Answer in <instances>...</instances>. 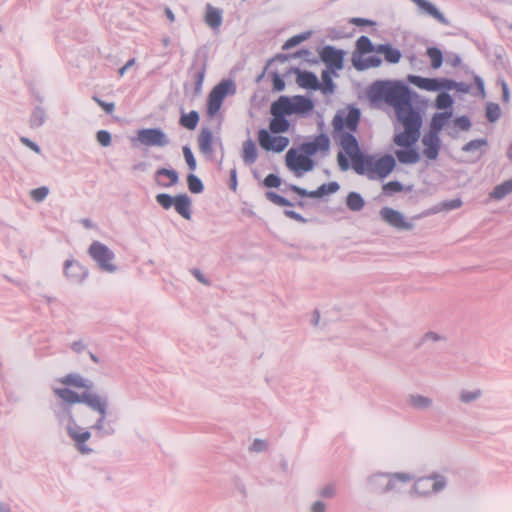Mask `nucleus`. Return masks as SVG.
<instances>
[{
  "label": "nucleus",
  "instance_id": "nucleus-2",
  "mask_svg": "<svg viewBox=\"0 0 512 512\" xmlns=\"http://www.w3.org/2000/svg\"><path fill=\"white\" fill-rule=\"evenodd\" d=\"M372 101L384 100L393 107L397 120L404 130L394 137V143L401 147H411L420 138L421 115L412 106L410 89L401 82H375L369 91Z\"/></svg>",
  "mask_w": 512,
  "mask_h": 512
},
{
  "label": "nucleus",
  "instance_id": "nucleus-21",
  "mask_svg": "<svg viewBox=\"0 0 512 512\" xmlns=\"http://www.w3.org/2000/svg\"><path fill=\"white\" fill-rule=\"evenodd\" d=\"M373 162L374 156L360 153L352 159V168L357 174L366 175L369 179H373Z\"/></svg>",
  "mask_w": 512,
  "mask_h": 512
},
{
  "label": "nucleus",
  "instance_id": "nucleus-46",
  "mask_svg": "<svg viewBox=\"0 0 512 512\" xmlns=\"http://www.w3.org/2000/svg\"><path fill=\"white\" fill-rule=\"evenodd\" d=\"M188 188L192 193L198 194L203 191V184L201 180L194 174H189L187 177Z\"/></svg>",
  "mask_w": 512,
  "mask_h": 512
},
{
  "label": "nucleus",
  "instance_id": "nucleus-59",
  "mask_svg": "<svg viewBox=\"0 0 512 512\" xmlns=\"http://www.w3.org/2000/svg\"><path fill=\"white\" fill-rule=\"evenodd\" d=\"M264 185L269 188H277L281 185V179L275 174H269L264 179Z\"/></svg>",
  "mask_w": 512,
  "mask_h": 512
},
{
  "label": "nucleus",
  "instance_id": "nucleus-47",
  "mask_svg": "<svg viewBox=\"0 0 512 512\" xmlns=\"http://www.w3.org/2000/svg\"><path fill=\"white\" fill-rule=\"evenodd\" d=\"M322 80H323L322 92L324 94H332L334 92L335 85H334V82L331 78L329 71L322 72Z\"/></svg>",
  "mask_w": 512,
  "mask_h": 512
},
{
  "label": "nucleus",
  "instance_id": "nucleus-5",
  "mask_svg": "<svg viewBox=\"0 0 512 512\" xmlns=\"http://www.w3.org/2000/svg\"><path fill=\"white\" fill-rule=\"evenodd\" d=\"M88 254L100 271L107 274H114L118 271L115 254L107 245L99 241H93L88 248Z\"/></svg>",
  "mask_w": 512,
  "mask_h": 512
},
{
  "label": "nucleus",
  "instance_id": "nucleus-43",
  "mask_svg": "<svg viewBox=\"0 0 512 512\" xmlns=\"http://www.w3.org/2000/svg\"><path fill=\"white\" fill-rule=\"evenodd\" d=\"M427 55L431 60V67L438 69L441 67L443 62L442 52L436 47H430L427 49Z\"/></svg>",
  "mask_w": 512,
  "mask_h": 512
},
{
  "label": "nucleus",
  "instance_id": "nucleus-35",
  "mask_svg": "<svg viewBox=\"0 0 512 512\" xmlns=\"http://www.w3.org/2000/svg\"><path fill=\"white\" fill-rule=\"evenodd\" d=\"M352 63L357 70H365L370 67L380 66L382 60L376 56H370L364 60L360 59L359 57L353 56Z\"/></svg>",
  "mask_w": 512,
  "mask_h": 512
},
{
  "label": "nucleus",
  "instance_id": "nucleus-55",
  "mask_svg": "<svg viewBox=\"0 0 512 512\" xmlns=\"http://www.w3.org/2000/svg\"><path fill=\"white\" fill-rule=\"evenodd\" d=\"M96 139L98 143L103 147H108L111 145V134L106 130H100L96 133Z\"/></svg>",
  "mask_w": 512,
  "mask_h": 512
},
{
  "label": "nucleus",
  "instance_id": "nucleus-49",
  "mask_svg": "<svg viewBox=\"0 0 512 512\" xmlns=\"http://www.w3.org/2000/svg\"><path fill=\"white\" fill-rule=\"evenodd\" d=\"M268 449V442L264 439L256 438L250 444L248 450L251 453H263Z\"/></svg>",
  "mask_w": 512,
  "mask_h": 512
},
{
  "label": "nucleus",
  "instance_id": "nucleus-10",
  "mask_svg": "<svg viewBox=\"0 0 512 512\" xmlns=\"http://www.w3.org/2000/svg\"><path fill=\"white\" fill-rule=\"evenodd\" d=\"M379 216L387 225L397 230L410 231L414 228V224L402 212L391 207H382Z\"/></svg>",
  "mask_w": 512,
  "mask_h": 512
},
{
  "label": "nucleus",
  "instance_id": "nucleus-60",
  "mask_svg": "<svg viewBox=\"0 0 512 512\" xmlns=\"http://www.w3.org/2000/svg\"><path fill=\"white\" fill-rule=\"evenodd\" d=\"M335 487L332 484H327L321 487L318 491V495L323 498H333L335 496Z\"/></svg>",
  "mask_w": 512,
  "mask_h": 512
},
{
  "label": "nucleus",
  "instance_id": "nucleus-54",
  "mask_svg": "<svg viewBox=\"0 0 512 512\" xmlns=\"http://www.w3.org/2000/svg\"><path fill=\"white\" fill-rule=\"evenodd\" d=\"M182 151L189 169L194 171L197 167V163L191 149L188 146H184Z\"/></svg>",
  "mask_w": 512,
  "mask_h": 512
},
{
  "label": "nucleus",
  "instance_id": "nucleus-16",
  "mask_svg": "<svg viewBox=\"0 0 512 512\" xmlns=\"http://www.w3.org/2000/svg\"><path fill=\"white\" fill-rule=\"evenodd\" d=\"M344 51L334 48L333 46H325L320 51V59L331 70H341L343 68Z\"/></svg>",
  "mask_w": 512,
  "mask_h": 512
},
{
  "label": "nucleus",
  "instance_id": "nucleus-56",
  "mask_svg": "<svg viewBox=\"0 0 512 512\" xmlns=\"http://www.w3.org/2000/svg\"><path fill=\"white\" fill-rule=\"evenodd\" d=\"M156 200L164 209H169L174 204L175 197L162 193L156 196Z\"/></svg>",
  "mask_w": 512,
  "mask_h": 512
},
{
  "label": "nucleus",
  "instance_id": "nucleus-33",
  "mask_svg": "<svg viewBox=\"0 0 512 512\" xmlns=\"http://www.w3.org/2000/svg\"><path fill=\"white\" fill-rule=\"evenodd\" d=\"M462 205L463 202L460 198L443 201L434 206L433 208H431L427 214H436L439 212H448L451 210H456L459 209Z\"/></svg>",
  "mask_w": 512,
  "mask_h": 512
},
{
  "label": "nucleus",
  "instance_id": "nucleus-63",
  "mask_svg": "<svg viewBox=\"0 0 512 512\" xmlns=\"http://www.w3.org/2000/svg\"><path fill=\"white\" fill-rule=\"evenodd\" d=\"M326 511H327V505L321 500L313 501L308 507V512H326Z\"/></svg>",
  "mask_w": 512,
  "mask_h": 512
},
{
  "label": "nucleus",
  "instance_id": "nucleus-25",
  "mask_svg": "<svg viewBox=\"0 0 512 512\" xmlns=\"http://www.w3.org/2000/svg\"><path fill=\"white\" fill-rule=\"evenodd\" d=\"M293 72L297 75L296 83L305 89L318 90L321 88L318 78L312 72L301 71L298 68L293 69Z\"/></svg>",
  "mask_w": 512,
  "mask_h": 512
},
{
  "label": "nucleus",
  "instance_id": "nucleus-22",
  "mask_svg": "<svg viewBox=\"0 0 512 512\" xmlns=\"http://www.w3.org/2000/svg\"><path fill=\"white\" fill-rule=\"evenodd\" d=\"M423 154L430 160H436L440 150V138L435 132H429L422 138Z\"/></svg>",
  "mask_w": 512,
  "mask_h": 512
},
{
  "label": "nucleus",
  "instance_id": "nucleus-26",
  "mask_svg": "<svg viewBox=\"0 0 512 512\" xmlns=\"http://www.w3.org/2000/svg\"><path fill=\"white\" fill-rule=\"evenodd\" d=\"M223 11L211 4L205 6L204 22L212 30H218L222 25Z\"/></svg>",
  "mask_w": 512,
  "mask_h": 512
},
{
  "label": "nucleus",
  "instance_id": "nucleus-12",
  "mask_svg": "<svg viewBox=\"0 0 512 512\" xmlns=\"http://www.w3.org/2000/svg\"><path fill=\"white\" fill-rule=\"evenodd\" d=\"M407 80L410 84L431 92L446 90V88L453 86L452 80L446 78H424L417 75H408Z\"/></svg>",
  "mask_w": 512,
  "mask_h": 512
},
{
  "label": "nucleus",
  "instance_id": "nucleus-51",
  "mask_svg": "<svg viewBox=\"0 0 512 512\" xmlns=\"http://www.w3.org/2000/svg\"><path fill=\"white\" fill-rule=\"evenodd\" d=\"M266 198L278 206H292V203L289 200L276 194L275 192H267Z\"/></svg>",
  "mask_w": 512,
  "mask_h": 512
},
{
  "label": "nucleus",
  "instance_id": "nucleus-1",
  "mask_svg": "<svg viewBox=\"0 0 512 512\" xmlns=\"http://www.w3.org/2000/svg\"><path fill=\"white\" fill-rule=\"evenodd\" d=\"M53 393L60 400L55 416L65 426L72 446L81 455L92 454L94 449L89 444L91 431L99 435L114 432L107 420L109 399L95 392L78 393L66 387H55Z\"/></svg>",
  "mask_w": 512,
  "mask_h": 512
},
{
  "label": "nucleus",
  "instance_id": "nucleus-8",
  "mask_svg": "<svg viewBox=\"0 0 512 512\" xmlns=\"http://www.w3.org/2000/svg\"><path fill=\"white\" fill-rule=\"evenodd\" d=\"M287 168L294 173L296 177H301L304 173L310 172L314 169V161L303 155L298 150L291 148L287 151L285 156Z\"/></svg>",
  "mask_w": 512,
  "mask_h": 512
},
{
  "label": "nucleus",
  "instance_id": "nucleus-38",
  "mask_svg": "<svg viewBox=\"0 0 512 512\" xmlns=\"http://www.w3.org/2000/svg\"><path fill=\"white\" fill-rule=\"evenodd\" d=\"M512 193V179H509L500 185H497L490 193V197L496 200H501L507 195Z\"/></svg>",
  "mask_w": 512,
  "mask_h": 512
},
{
  "label": "nucleus",
  "instance_id": "nucleus-52",
  "mask_svg": "<svg viewBox=\"0 0 512 512\" xmlns=\"http://www.w3.org/2000/svg\"><path fill=\"white\" fill-rule=\"evenodd\" d=\"M318 151H328L330 147V140L325 134H321L313 141Z\"/></svg>",
  "mask_w": 512,
  "mask_h": 512
},
{
  "label": "nucleus",
  "instance_id": "nucleus-31",
  "mask_svg": "<svg viewBox=\"0 0 512 512\" xmlns=\"http://www.w3.org/2000/svg\"><path fill=\"white\" fill-rule=\"evenodd\" d=\"M376 52L383 54L386 61L393 64L398 63L401 59V52L392 48L389 44H380L376 46Z\"/></svg>",
  "mask_w": 512,
  "mask_h": 512
},
{
  "label": "nucleus",
  "instance_id": "nucleus-23",
  "mask_svg": "<svg viewBox=\"0 0 512 512\" xmlns=\"http://www.w3.org/2000/svg\"><path fill=\"white\" fill-rule=\"evenodd\" d=\"M64 274L71 281L81 284L88 275V271L78 262L67 260L64 263Z\"/></svg>",
  "mask_w": 512,
  "mask_h": 512
},
{
  "label": "nucleus",
  "instance_id": "nucleus-30",
  "mask_svg": "<svg viewBox=\"0 0 512 512\" xmlns=\"http://www.w3.org/2000/svg\"><path fill=\"white\" fill-rule=\"evenodd\" d=\"M258 157L257 147L251 139L242 143V158L245 164L252 165Z\"/></svg>",
  "mask_w": 512,
  "mask_h": 512
},
{
  "label": "nucleus",
  "instance_id": "nucleus-18",
  "mask_svg": "<svg viewBox=\"0 0 512 512\" xmlns=\"http://www.w3.org/2000/svg\"><path fill=\"white\" fill-rule=\"evenodd\" d=\"M57 383L61 384L60 387H66L70 389L69 387H75V388H82L85 389V391L91 392L90 389L93 387V382L84 378L80 374L71 373L67 374L57 380ZM58 387L57 385H54L52 390Z\"/></svg>",
  "mask_w": 512,
  "mask_h": 512
},
{
  "label": "nucleus",
  "instance_id": "nucleus-42",
  "mask_svg": "<svg viewBox=\"0 0 512 512\" xmlns=\"http://www.w3.org/2000/svg\"><path fill=\"white\" fill-rule=\"evenodd\" d=\"M356 47L359 53L366 54L376 52V47L372 44L371 40L366 36H361L356 42Z\"/></svg>",
  "mask_w": 512,
  "mask_h": 512
},
{
  "label": "nucleus",
  "instance_id": "nucleus-53",
  "mask_svg": "<svg viewBox=\"0 0 512 512\" xmlns=\"http://www.w3.org/2000/svg\"><path fill=\"white\" fill-rule=\"evenodd\" d=\"M164 175L167 176L170 180L169 184H165L164 186H171L178 182L179 177L178 174L174 170H169L165 168H161L156 172V176Z\"/></svg>",
  "mask_w": 512,
  "mask_h": 512
},
{
  "label": "nucleus",
  "instance_id": "nucleus-61",
  "mask_svg": "<svg viewBox=\"0 0 512 512\" xmlns=\"http://www.w3.org/2000/svg\"><path fill=\"white\" fill-rule=\"evenodd\" d=\"M384 192H401L403 190V185L398 181H390L383 185L382 187Z\"/></svg>",
  "mask_w": 512,
  "mask_h": 512
},
{
  "label": "nucleus",
  "instance_id": "nucleus-17",
  "mask_svg": "<svg viewBox=\"0 0 512 512\" xmlns=\"http://www.w3.org/2000/svg\"><path fill=\"white\" fill-rule=\"evenodd\" d=\"M289 188L301 197L321 198L325 195L336 193L340 189V185L337 182H330L328 184H322L315 191H307L296 185H290Z\"/></svg>",
  "mask_w": 512,
  "mask_h": 512
},
{
  "label": "nucleus",
  "instance_id": "nucleus-27",
  "mask_svg": "<svg viewBox=\"0 0 512 512\" xmlns=\"http://www.w3.org/2000/svg\"><path fill=\"white\" fill-rule=\"evenodd\" d=\"M339 143L346 154L352 159L359 155L360 149L356 138L347 132H339Z\"/></svg>",
  "mask_w": 512,
  "mask_h": 512
},
{
  "label": "nucleus",
  "instance_id": "nucleus-4",
  "mask_svg": "<svg viewBox=\"0 0 512 512\" xmlns=\"http://www.w3.org/2000/svg\"><path fill=\"white\" fill-rule=\"evenodd\" d=\"M413 473L407 471L376 472L368 477V483L381 494L399 495L403 492V486L410 484Z\"/></svg>",
  "mask_w": 512,
  "mask_h": 512
},
{
  "label": "nucleus",
  "instance_id": "nucleus-34",
  "mask_svg": "<svg viewBox=\"0 0 512 512\" xmlns=\"http://www.w3.org/2000/svg\"><path fill=\"white\" fill-rule=\"evenodd\" d=\"M47 120L46 109L40 105L36 106L30 116V126L32 128H40Z\"/></svg>",
  "mask_w": 512,
  "mask_h": 512
},
{
  "label": "nucleus",
  "instance_id": "nucleus-7",
  "mask_svg": "<svg viewBox=\"0 0 512 512\" xmlns=\"http://www.w3.org/2000/svg\"><path fill=\"white\" fill-rule=\"evenodd\" d=\"M482 512H512V490H497L487 495Z\"/></svg>",
  "mask_w": 512,
  "mask_h": 512
},
{
  "label": "nucleus",
  "instance_id": "nucleus-9",
  "mask_svg": "<svg viewBox=\"0 0 512 512\" xmlns=\"http://www.w3.org/2000/svg\"><path fill=\"white\" fill-rule=\"evenodd\" d=\"M278 104H281V108L288 115L306 113L313 109V102L304 96L287 97L281 96L276 100Z\"/></svg>",
  "mask_w": 512,
  "mask_h": 512
},
{
  "label": "nucleus",
  "instance_id": "nucleus-40",
  "mask_svg": "<svg viewBox=\"0 0 512 512\" xmlns=\"http://www.w3.org/2000/svg\"><path fill=\"white\" fill-rule=\"evenodd\" d=\"M199 121V114L196 111H191L188 114L183 113L180 117V124L189 129L194 130Z\"/></svg>",
  "mask_w": 512,
  "mask_h": 512
},
{
  "label": "nucleus",
  "instance_id": "nucleus-57",
  "mask_svg": "<svg viewBox=\"0 0 512 512\" xmlns=\"http://www.w3.org/2000/svg\"><path fill=\"white\" fill-rule=\"evenodd\" d=\"M299 152H301L303 155H307V157L311 158L314 154L318 152L317 147L312 142L303 143L299 147Z\"/></svg>",
  "mask_w": 512,
  "mask_h": 512
},
{
  "label": "nucleus",
  "instance_id": "nucleus-28",
  "mask_svg": "<svg viewBox=\"0 0 512 512\" xmlns=\"http://www.w3.org/2000/svg\"><path fill=\"white\" fill-rule=\"evenodd\" d=\"M214 136L209 128H202L198 136V146L201 153L205 155H212V143Z\"/></svg>",
  "mask_w": 512,
  "mask_h": 512
},
{
  "label": "nucleus",
  "instance_id": "nucleus-19",
  "mask_svg": "<svg viewBox=\"0 0 512 512\" xmlns=\"http://www.w3.org/2000/svg\"><path fill=\"white\" fill-rule=\"evenodd\" d=\"M413 2L417 8L418 13L421 15H427L434 19H436L438 22L444 25L449 24V20L443 15L442 12L430 1L428 0H410Z\"/></svg>",
  "mask_w": 512,
  "mask_h": 512
},
{
  "label": "nucleus",
  "instance_id": "nucleus-44",
  "mask_svg": "<svg viewBox=\"0 0 512 512\" xmlns=\"http://www.w3.org/2000/svg\"><path fill=\"white\" fill-rule=\"evenodd\" d=\"M486 117L490 122H496L501 117V108L498 104L489 102L486 105Z\"/></svg>",
  "mask_w": 512,
  "mask_h": 512
},
{
  "label": "nucleus",
  "instance_id": "nucleus-20",
  "mask_svg": "<svg viewBox=\"0 0 512 512\" xmlns=\"http://www.w3.org/2000/svg\"><path fill=\"white\" fill-rule=\"evenodd\" d=\"M395 160L391 155H385L379 159L374 157L373 162V179L385 178L388 176L395 167Z\"/></svg>",
  "mask_w": 512,
  "mask_h": 512
},
{
  "label": "nucleus",
  "instance_id": "nucleus-29",
  "mask_svg": "<svg viewBox=\"0 0 512 512\" xmlns=\"http://www.w3.org/2000/svg\"><path fill=\"white\" fill-rule=\"evenodd\" d=\"M175 210L186 220L191 219V199L186 194H179L175 196L174 200Z\"/></svg>",
  "mask_w": 512,
  "mask_h": 512
},
{
  "label": "nucleus",
  "instance_id": "nucleus-64",
  "mask_svg": "<svg viewBox=\"0 0 512 512\" xmlns=\"http://www.w3.org/2000/svg\"><path fill=\"white\" fill-rule=\"evenodd\" d=\"M273 89L275 91H283L285 89V82L277 73H273Z\"/></svg>",
  "mask_w": 512,
  "mask_h": 512
},
{
  "label": "nucleus",
  "instance_id": "nucleus-3",
  "mask_svg": "<svg viewBox=\"0 0 512 512\" xmlns=\"http://www.w3.org/2000/svg\"><path fill=\"white\" fill-rule=\"evenodd\" d=\"M448 485V477L440 472L434 471L423 476L413 474L408 495L412 499H430L445 491Z\"/></svg>",
  "mask_w": 512,
  "mask_h": 512
},
{
  "label": "nucleus",
  "instance_id": "nucleus-11",
  "mask_svg": "<svg viewBox=\"0 0 512 512\" xmlns=\"http://www.w3.org/2000/svg\"><path fill=\"white\" fill-rule=\"evenodd\" d=\"M136 140L147 147H165L170 143L168 136L160 128L140 129Z\"/></svg>",
  "mask_w": 512,
  "mask_h": 512
},
{
  "label": "nucleus",
  "instance_id": "nucleus-58",
  "mask_svg": "<svg viewBox=\"0 0 512 512\" xmlns=\"http://www.w3.org/2000/svg\"><path fill=\"white\" fill-rule=\"evenodd\" d=\"M486 143L487 142L483 139L472 140V141L468 142L467 144H465L463 146L462 150L465 152L475 151V150L480 149L482 146L486 145Z\"/></svg>",
  "mask_w": 512,
  "mask_h": 512
},
{
  "label": "nucleus",
  "instance_id": "nucleus-62",
  "mask_svg": "<svg viewBox=\"0 0 512 512\" xmlns=\"http://www.w3.org/2000/svg\"><path fill=\"white\" fill-rule=\"evenodd\" d=\"M20 142L26 146L27 148H29L30 150H32L33 152H35L36 154H41V148L40 146L35 143L34 141H32L31 139L27 138V137H21L20 138Z\"/></svg>",
  "mask_w": 512,
  "mask_h": 512
},
{
  "label": "nucleus",
  "instance_id": "nucleus-32",
  "mask_svg": "<svg viewBox=\"0 0 512 512\" xmlns=\"http://www.w3.org/2000/svg\"><path fill=\"white\" fill-rule=\"evenodd\" d=\"M452 117V112H441L436 113L431 121L430 132H435V134H439V132L446 126L448 120Z\"/></svg>",
  "mask_w": 512,
  "mask_h": 512
},
{
  "label": "nucleus",
  "instance_id": "nucleus-37",
  "mask_svg": "<svg viewBox=\"0 0 512 512\" xmlns=\"http://www.w3.org/2000/svg\"><path fill=\"white\" fill-rule=\"evenodd\" d=\"M347 207L354 212H358L365 206L363 197L357 192H350L346 198Z\"/></svg>",
  "mask_w": 512,
  "mask_h": 512
},
{
  "label": "nucleus",
  "instance_id": "nucleus-41",
  "mask_svg": "<svg viewBox=\"0 0 512 512\" xmlns=\"http://www.w3.org/2000/svg\"><path fill=\"white\" fill-rule=\"evenodd\" d=\"M310 36H311V31H306L301 34L295 35V36L291 37L290 39H288L283 44L282 49L289 50V49L301 44L302 42L306 41L307 39H309Z\"/></svg>",
  "mask_w": 512,
  "mask_h": 512
},
{
  "label": "nucleus",
  "instance_id": "nucleus-50",
  "mask_svg": "<svg viewBox=\"0 0 512 512\" xmlns=\"http://www.w3.org/2000/svg\"><path fill=\"white\" fill-rule=\"evenodd\" d=\"M49 194V188L46 186H42L39 188H35L30 191L31 198L36 202H42Z\"/></svg>",
  "mask_w": 512,
  "mask_h": 512
},
{
  "label": "nucleus",
  "instance_id": "nucleus-6",
  "mask_svg": "<svg viewBox=\"0 0 512 512\" xmlns=\"http://www.w3.org/2000/svg\"><path fill=\"white\" fill-rule=\"evenodd\" d=\"M236 93V86L232 80H222L217 84L208 96L207 113L213 117L220 110L225 97L234 95Z\"/></svg>",
  "mask_w": 512,
  "mask_h": 512
},
{
  "label": "nucleus",
  "instance_id": "nucleus-48",
  "mask_svg": "<svg viewBox=\"0 0 512 512\" xmlns=\"http://www.w3.org/2000/svg\"><path fill=\"white\" fill-rule=\"evenodd\" d=\"M447 338L445 335L434 331L426 332L422 337V343H437L444 342Z\"/></svg>",
  "mask_w": 512,
  "mask_h": 512
},
{
  "label": "nucleus",
  "instance_id": "nucleus-13",
  "mask_svg": "<svg viewBox=\"0 0 512 512\" xmlns=\"http://www.w3.org/2000/svg\"><path fill=\"white\" fill-rule=\"evenodd\" d=\"M258 141L264 150L277 153L282 152L289 145V139L287 137L271 136L266 129L259 130Z\"/></svg>",
  "mask_w": 512,
  "mask_h": 512
},
{
  "label": "nucleus",
  "instance_id": "nucleus-24",
  "mask_svg": "<svg viewBox=\"0 0 512 512\" xmlns=\"http://www.w3.org/2000/svg\"><path fill=\"white\" fill-rule=\"evenodd\" d=\"M407 404L412 409L422 412L434 409V400L431 397L417 393H412L408 395Z\"/></svg>",
  "mask_w": 512,
  "mask_h": 512
},
{
  "label": "nucleus",
  "instance_id": "nucleus-36",
  "mask_svg": "<svg viewBox=\"0 0 512 512\" xmlns=\"http://www.w3.org/2000/svg\"><path fill=\"white\" fill-rule=\"evenodd\" d=\"M397 159L403 164H415L420 160V155L413 149L397 150L395 152Z\"/></svg>",
  "mask_w": 512,
  "mask_h": 512
},
{
  "label": "nucleus",
  "instance_id": "nucleus-39",
  "mask_svg": "<svg viewBox=\"0 0 512 512\" xmlns=\"http://www.w3.org/2000/svg\"><path fill=\"white\" fill-rule=\"evenodd\" d=\"M482 396L480 389H463L459 393V400L464 404L476 402Z\"/></svg>",
  "mask_w": 512,
  "mask_h": 512
},
{
  "label": "nucleus",
  "instance_id": "nucleus-15",
  "mask_svg": "<svg viewBox=\"0 0 512 512\" xmlns=\"http://www.w3.org/2000/svg\"><path fill=\"white\" fill-rule=\"evenodd\" d=\"M270 112L273 116L269 123L270 131L275 134L287 132L289 130L290 124L288 120L285 119V116L288 114L281 108V104H278L276 101L273 102L270 108Z\"/></svg>",
  "mask_w": 512,
  "mask_h": 512
},
{
  "label": "nucleus",
  "instance_id": "nucleus-45",
  "mask_svg": "<svg viewBox=\"0 0 512 512\" xmlns=\"http://www.w3.org/2000/svg\"><path fill=\"white\" fill-rule=\"evenodd\" d=\"M453 104V99L452 97L446 93V92H442L440 93L437 98H436V102H435V106L437 109L439 110H443V109H447V108H450Z\"/></svg>",
  "mask_w": 512,
  "mask_h": 512
},
{
  "label": "nucleus",
  "instance_id": "nucleus-14",
  "mask_svg": "<svg viewBox=\"0 0 512 512\" xmlns=\"http://www.w3.org/2000/svg\"><path fill=\"white\" fill-rule=\"evenodd\" d=\"M360 120V110L357 108H350L347 113L338 112L332 121L333 128L336 132H341L346 126L349 130L354 131L357 128Z\"/></svg>",
  "mask_w": 512,
  "mask_h": 512
}]
</instances>
